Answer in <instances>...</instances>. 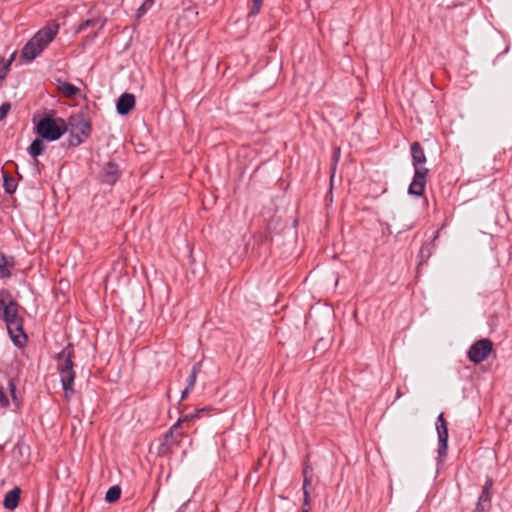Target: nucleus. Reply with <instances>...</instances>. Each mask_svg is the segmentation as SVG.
Wrapping results in <instances>:
<instances>
[{
	"label": "nucleus",
	"instance_id": "10",
	"mask_svg": "<svg viewBox=\"0 0 512 512\" xmlns=\"http://www.w3.org/2000/svg\"><path fill=\"white\" fill-rule=\"evenodd\" d=\"M303 493H304V508L302 512H308L309 509V487L312 484V478H313V469L311 466L306 465L303 469Z\"/></svg>",
	"mask_w": 512,
	"mask_h": 512
},
{
	"label": "nucleus",
	"instance_id": "11",
	"mask_svg": "<svg viewBox=\"0 0 512 512\" xmlns=\"http://www.w3.org/2000/svg\"><path fill=\"white\" fill-rule=\"evenodd\" d=\"M492 486L493 481L491 479H487L477 503L478 512H483L489 508L491 499L490 490Z\"/></svg>",
	"mask_w": 512,
	"mask_h": 512
},
{
	"label": "nucleus",
	"instance_id": "5",
	"mask_svg": "<svg viewBox=\"0 0 512 512\" xmlns=\"http://www.w3.org/2000/svg\"><path fill=\"white\" fill-rule=\"evenodd\" d=\"M67 131L66 123L63 119H53L50 117L42 118L37 126L38 135L48 141H56Z\"/></svg>",
	"mask_w": 512,
	"mask_h": 512
},
{
	"label": "nucleus",
	"instance_id": "6",
	"mask_svg": "<svg viewBox=\"0 0 512 512\" xmlns=\"http://www.w3.org/2000/svg\"><path fill=\"white\" fill-rule=\"evenodd\" d=\"M493 349V343L489 339L477 340L468 351V358L471 362L478 364L485 361Z\"/></svg>",
	"mask_w": 512,
	"mask_h": 512
},
{
	"label": "nucleus",
	"instance_id": "15",
	"mask_svg": "<svg viewBox=\"0 0 512 512\" xmlns=\"http://www.w3.org/2000/svg\"><path fill=\"white\" fill-rule=\"evenodd\" d=\"M59 91L61 94L68 98H74L80 93V89L68 82L59 83Z\"/></svg>",
	"mask_w": 512,
	"mask_h": 512
},
{
	"label": "nucleus",
	"instance_id": "13",
	"mask_svg": "<svg viewBox=\"0 0 512 512\" xmlns=\"http://www.w3.org/2000/svg\"><path fill=\"white\" fill-rule=\"evenodd\" d=\"M103 180L109 184H114L119 177V168L113 162H108L103 168Z\"/></svg>",
	"mask_w": 512,
	"mask_h": 512
},
{
	"label": "nucleus",
	"instance_id": "28",
	"mask_svg": "<svg viewBox=\"0 0 512 512\" xmlns=\"http://www.w3.org/2000/svg\"><path fill=\"white\" fill-rule=\"evenodd\" d=\"M191 390H192V389H188V387H186V388L182 391V394H181V400H184V399L188 396V394H189V392H190Z\"/></svg>",
	"mask_w": 512,
	"mask_h": 512
},
{
	"label": "nucleus",
	"instance_id": "14",
	"mask_svg": "<svg viewBox=\"0 0 512 512\" xmlns=\"http://www.w3.org/2000/svg\"><path fill=\"white\" fill-rule=\"evenodd\" d=\"M21 489L19 487L13 488L4 497V507L8 510H14L20 499Z\"/></svg>",
	"mask_w": 512,
	"mask_h": 512
},
{
	"label": "nucleus",
	"instance_id": "25",
	"mask_svg": "<svg viewBox=\"0 0 512 512\" xmlns=\"http://www.w3.org/2000/svg\"><path fill=\"white\" fill-rule=\"evenodd\" d=\"M9 390H10V394L14 400V402H17V396H16V387H15V384L13 383V381H9Z\"/></svg>",
	"mask_w": 512,
	"mask_h": 512
},
{
	"label": "nucleus",
	"instance_id": "22",
	"mask_svg": "<svg viewBox=\"0 0 512 512\" xmlns=\"http://www.w3.org/2000/svg\"><path fill=\"white\" fill-rule=\"evenodd\" d=\"M10 402L8 396L5 394L3 388L0 387V407L3 409L8 408Z\"/></svg>",
	"mask_w": 512,
	"mask_h": 512
},
{
	"label": "nucleus",
	"instance_id": "17",
	"mask_svg": "<svg viewBox=\"0 0 512 512\" xmlns=\"http://www.w3.org/2000/svg\"><path fill=\"white\" fill-rule=\"evenodd\" d=\"M44 150V145L41 139H35L28 148L29 154L35 159L41 155Z\"/></svg>",
	"mask_w": 512,
	"mask_h": 512
},
{
	"label": "nucleus",
	"instance_id": "4",
	"mask_svg": "<svg viewBox=\"0 0 512 512\" xmlns=\"http://www.w3.org/2000/svg\"><path fill=\"white\" fill-rule=\"evenodd\" d=\"M59 25L49 23L40 29L23 47L22 57L27 61L34 60L55 39Z\"/></svg>",
	"mask_w": 512,
	"mask_h": 512
},
{
	"label": "nucleus",
	"instance_id": "18",
	"mask_svg": "<svg viewBox=\"0 0 512 512\" xmlns=\"http://www.w3.org/2000/svg\"><path fill=\"white\" fill-rule=\"evenodd\" d=\"M121 496V488L117 485L112 486L108 489L105 495V499L109 503L117 501Z\"/></svg>",
	"mask_w": 512,
	"mask_h": 512
},
{
	"label": "nucleus",
	"instance_id": "29",
	"mask_svg": "<svg viewBox=\"0 0 512 512\" xmlns=\"http://www.w3.org/2000/svg\"><path fill=\"white\" fill-rule=\"evenodd\" d=\"M339 155H340V148H339V147H337V148L335 149V152H334V158H335V161H337V160H338Z\"/></svg>",
	"mask_w": 512,
	"mask_h": 512
},
{
	"label": "nucleus",
	"instance_id": "19",
	"mask_svg": "<svg viewBox=\"0 0 512 512\" xmlns=\"http://www.w3.org/2000/svg\"><path fill=\"white\" fill-rule=\"evenodd\" d=\"M199 372H200V363H196L193 365V367L191 369V373L188 378V384L186 386V387H188V389L194 388L196 379H197V375Z\"/></svg>",
	"mask_w": 512,
	"mask_h": 512
},
{
	"label": "nucleus",
	"instance_id": "16",
	"mask_svg": "<svg viewBox=\"0 0 512 512\" xmlns=\"http://www.w3.org/2000/svg\"><path fill=\"white\" fill-rule=\"evenodd\" d=\"M16 187H17V184H16V180L14 179V177L10 176L7 173H4L3 188H4L5 192H7L8 194H12L15 192Z\"/></svg>",
	"mask_w": 512,
	"mask_h": 512
},
{
	"label": "nucleus",
	"instance_id": "3",
	"mask_svg": "<svg viewBox=\"0 0 512 512\" xmlns=\"http://www.w3.org/2000/svg\"><path fill=\"white\" fill-rule=\"evenodd\" d=\"M410 149L415 173L408 192L411 195L421 196L424 193L427 175L429 173V169L424 167L427 159L419 142H413Z\"/></svg>",
	"mask_w": 512,
	"mask_h": 512
},
{
	"label": "nucleus",
	"instance_id": "20",
	"mask_svg": "<svg viewBox=\"0 0 512 512\" xmlns=\"http://www.w3.org/2000/svg\"><path fill=\"white\" fill-rule=\"evenodd\" d=\"M8 265H11L9 259H7L4 255L0 256V277L5 278L10 276V271L7 268Z\"/></svg>",
	"mask_w": 512,
	"mask_h": 512
},
{
	"label": "nucleus",
	"instance_id": "21",
	"mask_svg": "<svg viewBox=\"0 0 512 512\" xmlns=\"http://www.w3.org/2000/svg\"><path fill=\"white\" fill-rule=\"evenodd\" d=\"M11 110V104L9 102H5L0 106V121L4 120L9 111Z\"/></svg>",
	"mask_w": 512,
	"mask_h": 512
},
{
	"label": "nucleus",
	"instance_id": "23",
	"mask_svg": "<svg viewBox=\"0 0 512 512\" xmlns=\"http://www.w3.org/2000/svg\"><path fill=\"white\" fill-rule=\"evenodd\" d=\"M154 3V0H145L142 6L139 8L140 13H145Z\"/></svg>",
	"mask_w": 512,
	"mask_h": 512
},
{
	"label": "nucleus",
	"instance_id": "9",
	"mask_svg": "<svg viewBox=\"0 0 512 512\" xmlns=\"http://www.w3.org/2000/svg\"><path fill=\"white\" fill-rule=\"evenodd\" d=\"M206 409H197L191 414H187L179 418V420L171 427L170 434L173 435L174 432L178 430L179 427H187L189 428L190 425L196 420L199 419L203 412H205Z\"/></svg>",
	"mask_w": 512,
	"mask_h": 512
},
{
	"label": "nucleus",
	"instance_id": "1",
	"mask_svg": "<svg viewBox=\"0 0 512 512\" xmlns=\"http://www.w3.org/2000/svg\"><path fill=\"white\" fill-rule=\"evenodd\" d=\"M18 303L10 299L9 293H0V318L6 323L8 333L13 343L21 347L27 341V336L23 331V320L18 314Z\"/></svg>",
	"mask_w": 512,
	"mask_h": 512
},
{
	"label": "nucleus",
	"instance_id": "27",
	"mask_svg": "<svg viewBox=\"0 0 512 512\" xmlns=\"http://www.w3.org/2000/svg\"><path fill=\"white\" fill-rule=\"evenodd\" d=\"M437 424H447L445 418H444V415L443 413H441L438 418H437Z\"/></svg>",
	"mask_w": 512,
	"mask_h": 512
},
{
	"label": "nucleus",
	"instance_id": "2",
	"mask_svg": "<svg viewBox=\"0 0 512 512\" xmlns=\"http://www.w3.org/2000/svg\"><path fill=\"white\" fill-rule=\"evenodd\" d=\"M74 349L69 343L56 355V368L60 375V381L66 400H70L74 395V380L76 373L74 371Z\"/></svg>",
	"mask_w": 512,
	"mask_h": 512
},
{
	"label": "nucleus",
	"instance_id": "7",
	"mask_svg": "<svg viewBox=\"0 0 512 512\" xmlns=\"http://www.w3.org/2000/svg\"><path fill=\"white\" fill-rule=\"evenodd\" d=\"M73 131L71 132L70 144L73 146L81 144L91 131L90 124L85 120H78L76 124L72 123Z\"/></svg>",
	"mask_w": 512,
	"mask_h": 512
},
{
	"label": "nucleus",
	"instance_id": "26",
	"mask_svg": "<svg viewBox=\"0 0 512 512\" xmlns=\"http://www.w3.org/2000/svg\"><path fill=\"white\" fill-rule=\"evenodd\" d=\"M10 65V62H8L6 65H4L2 68H1V73H0V82L5 78L6 76V73L8 71V67Z\"/></svg>",
	"mask_w": 512,
	"mask_h": 512
},
{
	"label": "nucleus",
	"instance_id": "8",
	"mask_svg": "<svg viewBox=\"0 0 512 512\" xmlns=\"http://www.w3.org/2000/svg\"><path fill=\"white\" fill-rule=\"evenodd\" d=\"M135 106V96L131 93H123L116 103L117 112L120 115L128 114Z\"/></svg>",
	"mask_w": 512,
	"mask_h": 512
},
{
	"label": "nucleus",
	"instance_id": "24",
	"mask_svg": "<svg viewBox=\"0 0 512 512\" xmlns=\"http://www.w3.org/2000/svg\"><path fill=\"white\" fill-rule=\"evenodd\" d=\"M263 0H253V8L251 10V14L255 15L259 12Z\"/></svg>",
	"mask_w": 512,
	"mask_h": 512
},
{
	"label": "nucleus",
	"instance_id": "12",
	"mask_svg": "<svg viewBox=\"0 0 512 512\" xmlns=\"http://www.w3.org/2000/svg\"><path fill=\"white\" fill-rule=\"evenodd\" d=\"M436 430L439 440L438 454L439 457H443L447 453V442H448V427L447 424H436Z\"/></svg>",
	"mask_w": 512,
	"mask_h": 512
}]
</instances>
